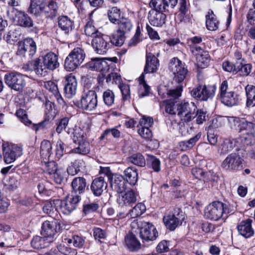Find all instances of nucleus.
I'll use <instances>...</instances> for the list:
<instances>
[{
	"mask_svg": "<svg viewBox=\"0 0 255 255\" xmlns=\"http://www.w3.org/2000/svg\"><path fill=\"white\" fill-rule=\"evenodd\" d=\"M183 86L181 85H178L175 89L169 90L167 92L169 97L176 99L181 96L183 90Z\"/></svg>",
	"mask_w": 255,
	"mask_h": 255,
	"instance_id": "bf43d9fd",
	"label": "nucleus"
},
{
	"mask_svg": "<svg viewBox=\"0 0 255 255\" xmlns=\"http://www.w3.org/2000/svg\"><path fill=\"white\" fill-rule=\"evenodd\" d=\"M153 8L148 13L149 22L153 26L161 27L165 23L166 16L162 12L163 11L159 10L156 8Z\"/></svg>",
	"mask_w": 255,
	"mask_h": 255,
	"instance_id": "412c9836",
	"label": "nucleus"
},
{
	"mask_svg": "<svg viewBox=\"0 0 255 255\" xmlns=\"http://www.w3.org/2000/svg\"><path fill=\"white\" fill-rule=\"evenodd\" d=\"M109 20L113 23H118L121 19V10L117 7H112L108 12Z\"/></svg>",
	"mask_w": 255,
	"mask_h": 255,
	"instance_id": "a18cd8bd",
	"label": "nucleus"
},
{
	"mask_svg": "<svg viewBox=\"0 0 255 255\" xmlns=\"http://www.w3.org/2000/svg\"><path fill=\"white\" fill-rule=\"evenodd\" d=\"M237 54L239 55V56L237 57V59L236 60V62L233 63L234 74H236L241 71L243 65L245 62L244 59L241 57V54L240 53Z\"/></svg>",
	"mask_w": 255,
	"mask_h": 255,
	"instance_id": "052dcab7",
	"label": "nucleus"
},
{
	"mask_svg": "<svg viewBox=\"0 0 255 255\" xmlns=\"http://www.w3.org/2000/svg\"><path fill=\"white\" fill-rule=\"evenodd\" d=\"M16 21L18 25L23 27H31L33 22L30 16L23 11H18L15 14Z\"/></svg>",
	"mask_w": 255,
	"mask_h": 255,
	"instance_id": "c85d7f7f",
	"label": "nucleus"
},
{
	"mask_svg": "<svg viewBox=\"0 0 255 255\" xmlns=\"http://www.w3.org/2000/svg\"><path fill=\"white\" fill-rule=\"evenodd\" d=\"M52 149V144H41L40 154L42 160L49 158Z\"/></svg>",
	"mask_w": 255,
	"mask_h": 255,
	"instance_id": "5fc2aeb1",
	"label": "nucleus"
},
{
	"mask_svg": "<svg viewBox=\"0 0 255 255\" xmlns=\"http://www.w3.org/2000/svg\"><path fill=\"white\" fill-rule=\"evenodd\" d=\"M206 24L207 28L211 31L216 30L218 28L219 22L213 10L210 9L206 15Z\"/></svg>",
	"mask_w": 255,
	"mask_h": 255,
	"instance_id": "f704fd0d",
	"label": "nucleus"
},
{
	"mask_svg": "<svg viewBox=\"0 0 255 255\" xmlns=\"http://www.w3.org/2000/svg\"><path fill=\"white\" fill-rule=\"evenodd\" d=\"M85 53L80 47L75 48L66 57L64 62V68L68 71H73L84 61Z\"/></svg>",
	"mask_w": 255,
	"mask_h": 255,
	"instance_id": "39448f33",
	"label": "nucleus"
},
{
	"mask_svg": "<svg viewBox=\"0 0 255 255\" xmlns=\"http://www.w3.org/2000/svg\"><path fill=\"white\" fill-rule=\"evenodd\" d=\"M146 210L145 205L142 203H138L132 209H130L127 216L131 218H136L142 215Z\"/></svg>",
	"mask_w": 255,
	"mask_h": 255,
	"instance_id": "37998d69",
	"label": "nucleus"
},
{
	"mask_svg": "<svg viewBox=\"0 0 255 255\" xmlns=\"http://www.w3.org/2000/svg\"><path fill=\"white\" fill-rule=\"evenodd\" d=\"M58 26L65 33L71 31L74 28V22L67 16H61L58 18Z\"/></svg>",
	"mask_w": 255,
	"mask_h": 255,
	"instance_id": "72a5a7b5",
	"label": "nucleus"
},
{
	"mask_svg": "<svg viewBox=\"0 0 255 255\" xmlns=\"http://www.w3.org/2000/svg\"><path fill=\"white\" fill-rule=\"evenodd\" d=\"M165 105V112L170 115H175L177 114V107L180 104V102L174 100H167L163 102Z\"/></svg>",
	"mask_w": 255,
	"mask_h": 255,
	"instance_id": "c03bdc74",
	"label": "nucleus"
},
{
	"mask_svg": "<svg viewBox=\"0 0 255 255\" xmlns=\"http://www.w3.org/2000/svg\"><path fill=\"white\" fill-rule=\"evenodd\" d=\"M37 59L40 66L37 71L39 73L41 72V76H45L48 71L54 70L59 66L58 56L53 52H49Z\"/></svg>",
	"mask_w": 255,
	"mask_h": 255,
	"instance_id": "20e7f679",
	"label": "nucleus"
},
{
	"mask_svg": "<svg viewBox=\"0 0 255 255\" xmlns=\"http://www.w3.org/2000/svg\"><path fill=\"white\" fill-rule=\"evenodd\" d=\"M80 199L78 195H69L63 200H58L57 204H59V209L63 214H69L76 209Z\"/></svg>",
	"mask_w": 255,
	"mask_h": 255,
	"instance_id": "dca6fc26",
	"label": "nucleus"
},
{
	"mask_svg": "<svg viewBox=\"0 0 255 255\" xmlns=\"http://www.w3.org/2000/svg\"><path fill=\"white\" fill-rule=\"evenodd\" d=\"M138 133L143 138L149 140L152 137V132L148 128L141 127L138 130Z\"/></svg>",
	"mask_w": 255,
	"mask_h": 255,
	"instance_id": "69168bd1",
	"label": "nucleus"
},
{
	"mask_svg": "<svg viewBox=\"0 0 255 255\" xmlns=\"http://www.w3.org/2000/svg\"><path fill=\"white\" fill-rule=\"evenodd\" d=\"M245 90L247 95V106L248 107L255 106V86L248 85Z\"/></svg>",
	"mask_w": 255,
	"mask_h": 255,
	"instance_id": "a19ab883",
	"label": "nucleus"
},
{
	"mask_svg": "<svg viewBox=\"0 0 255 255\" xmlns=\"http://www.w3.org/2000/svg\"><path fill=\"white\" fill-rule=\"evenodd\" d=\"M36 45L32 38H27L18 43L16 55L21 57H32L36 53Z\"/></svg>",
	"mask_w": 255,
	"mask_h": 255,
	"instance_id": "f8f14e48",
	"label": "nucleus"
},
{
	"mask_svg": "<svg viewBox=\"0 0 255 255\" xmlns=\"http://www.w3.org/2000/svg\"><path fill=\"white\" fill-rule=\"evenodd\" d=\"M46 0H31L28 12L35 15H39L43 12Z\"/></svg>",
	"mask_w": 255,
	"mask_h": 255,
	"instance_id": "cd10ccee",
	"label": "nucleus"
},
{
	"mask_svg": "<svg viewBox=\"0 0 255 255\" xmlns=\"http://www.w3.org/2000/svg\"><path fill=\"white\" fill-rule=\"evenodd\" d=\"M217 88L215 85H199L191 91L192 97L200 101L212 99L215 96Z\"/></svg>",
	"mask_w": 255,
	"mask_h": 255,
	"instance_id": "1a4fd4ad",
	"label": "nucleus"
},
{
	"mask_svg": "<svg viewBox=\"0 0 255 255\" xmlns=\"http://www.w3.org/2000/svg\"><path fill=\"white\" fill-rule=\"evenodd\" d=\"M159 65V60L157 58L151 53H147L146 56V62L143 74L156 72Z\"/></svg>",
	"mask_w": 255,
	"mask_h": 255,
	"instance_id": "b1692460",
	"label": "nucleus"
},
{
	"mask_svg": "<svg viewBox=\"0 0 255 255\" xmlns=\"http://www.w3.org/2000/svg\"><path fill=\"white\" fill-rule=\"evenodd\" d=\"M138 197L137 192L132 189L128 190L121 193L117 198V203L119 207L127 210L136 202Z\"/></svg>",
	"mask_w": 255,
	"mask_h": 255,
	"instance_id": "4468645a",
	"label": "nucleus"
},
{
	"mask_svg": "<svg viewBox=\"0 0 255 255\" xmlns=\"http://www.w3.org/2000/svg\"><path fill=\"white\" fill-rule=\"evenodd\" d=\"M119 88L120 89L122 94L123 100H127L130 97V89L129 85L126 84H121L119 85Z\"/></svg>",
	"mask_w": 255,
	"mask_h": 255,
	"instance_id": "680f3d73",
	"label": "nucleus"
},
{
	"mask_svg": "<svg viewBox=\"0 0 255 255\" xmlns=\"http://www.w3.org/2000/svg\"><path fill=\"white\" fill-rule=\"evenodd\" d=\"M93 236L95 240L101 242V239H104L106 238L107 234L105 230L97 228L93 230Z\"/></svg>",
	"mask_w": 255,
	"mask_h": 255,
	"instance_id": "774afa93",
	"label": "nucleus"
},
{
	"mask_svg": "<svg viewBox=\"0 0 255 255\" xmlns=\"http://www.w3.org/2000/svg\"><path fill=\"white\" fill-rule=\"evenodd\" d=\"M52 242V238L36 236L33 237L31 245L33 248L39 250L48 247Z\"/></svg>",
	"mask_w": 255,
	"mask_h": 255,
	"instance_id": "c756f323",
	"label": "nucleus"
},
{
	"mask_svg": "<svg viewBox=\"0 0 255 255\" xmlns=\"http://www.w3.org/2000/svg\"><path fill=\"white\" fill-rule=\"evenodd\" d=\"M139 88L138 95L139 98H143L149 95L150 92V87L146 84L144 80V75L142 74L139 77Z\"/></svg>",
	"mask_w": 255,
	"mask_h": 255,
	"instance_id": "58836bf2",
	"label": "nucleus"
},
{
	"mask_svg": "<svg viewBox=\"0 0 255 255\" xmlns=\"http://www.w3.org/2000/svg\"><path fill=\"white\" fill-rule=\"evenodd\" d=\"M103 101L106 105L108 107L113 105L115 101V94L110 90H107L103 94Z\"/></svg>",
	"mask_w": 255,
	"mask_h": 255,
	"instance_id": "8fccbe9b",
	"label": "nucleus"
},
{
	"mask_svg": "<svg viewBox=\"0 0 255 255\" xmlns=\"http://www.w3.org/2000/svg\"><path fill=\"white\" fill-rule=\"evenodd\" d=\"M118 29L113 34V42L118 46H122L125 40V34L129 32L132 27V24L130 19L122 18L118 23Z\"/></svg>",
	"mask_w": 255,
	"mask_h": 255,
	"instance_id": "0eeeda50",
	"label": "nucleus"
},
{
	"mask_svg": "<svg viewBox=\"0 0 255 255\" xmlns=\"http://www.w3.org/2000/svg\"><path fill=\"white\" fill-rule=\"evenodd\" d=\"M169 67L174 75V81L179 84L181 83L188 73V70L185 63L178 58L174 57L170 61Z\"/></svg>",
	"mask_w": 255,
	"mask_h": 255,
	"instance_id": "6e6552de",
	"label": "nucleus"
},
{
	"mask_svg": "<svg viewBox=\"0 0 255 255\" xmlns=\"http://www.w3.org/2000/svg\"><path fill=\"white\" fill-rule=\"evenodd\" d=\"M87 67L91 70L99 71L103 76L110 72V64L104 58H94L86 64Z\"/></svg>",
	"mask_w": 255,
	"mask_h": 255,
	"instance_id": "f3484780",
	"label": "nucleus"
},
{
	"mask_svg": "<svg viewBox=\"0 0 255 255\" xmlns=\"http://www.w3.org/2000/svg\"><path fill=\"white\" fill-rule=\"evenodd\" d=\"M129 161L133 164L140 167H144L146 164L145 158L140 153L132 154L129 157Z\"/></svg>",
	"mask_w": 255,
	"mask_h": 255,
	"instance_id": "09e8293b",
	"label": "nucleus"
},
{
	"mask_svg": "<svg viewBox=\"0 0 255 255\" xmlns=\"http://www.w3.org/2000/svg\"><path fill=\"white\" fill-rule=\"evenodd\" d=\"M190 51L196 57L200 66L204 68L208 65L210 60L208 52L204 51L203 48L197 45H191Z\"/></svg>",
	"mask_w": 255,
	"mask_h": 255,
	"instance_id": "aec40b11",
	"label": "nucleus"
},
{
	"mask_svg": "<svg viewBox=\"0 0 255 255\" xmlns=\"http://www.w3.org/2000/svg\"><path fill=\"white\" fill-rule=\"evenodd\" d=\"M57 201H58V199L46 201L43 207V212L50 217L55 218L54 216L57 215L59 208Z\"/></svg>",
	"mask_w": 255,
	"mask_h": 255,
	"instance_id": "473e14b6",
	"label": "nucleus"
},
{
	"mask_svg": "<svg viewBox=\"0 0 255 255\" xmlns=\"http://www.w3.org/2000/svg\"><path fill=\"white\" fill-rule=\"evenodd\" d=\"M182 212L179 208L174 210L171 214L164 217L163 221L166 228L173 231L179 225V222L183 219Z\"/></svg>",
	"mask_w": 255,
	"mask_h": 255,
	"instance_id": "6ab92c4d",
	"label": "nucleus"
},
{
	"mask_svg": "<svg viewBox=\"0 0 255 255\" xmlns=\"http://www.w3.org/2000/svg\"><path fill=\"white\" fill-rule=\"evenodd\" d=\"M77 87V82L75 76L70 74L65 77L64 90L67 98L70 99L75 95Z\"/></svg>",
	"mask_w": 255,
	"mask_h": 255,
	"instance_id": "4be33fe9",
	"label": "nucleus"
},
{
	"mask_svg": "<svg viewBox=\"0 0 255 255\" xmlns=\"http://www.w3.org/2000/svg\"><path fill=\"white\" fill-rule=\"evenodd\" d=\"M90 151V146L89 144H78V146L74 148L71 152L73 153H78L80 154H87Z\"/></svg>",
	"mask_w": 255,
	"mask_h": 255,
	"instance_id": "13d9d810",
	"label": "nucleus"
},
{
	"mask_svg": "<svg viewBox=\"0 0 255 255\" xmlns=\"http://www.w3.org/2000/svg\"><path fill=\"white\" fill-rule=\"evenodd\" d=\"M125 241L128 249L131 252L137 251L141 248L140 242L132 233H128L125 237Z\"/></svg>",
	"mask_w": 255,
	"mask_h": 255,
	"instance_id": "7c9ffc66",
	"label": "nucleus"
},
{
	"mask_svg": "<svg viewBox=\"0 0 255 255\" xmlns=\"http://www.w3.org/2000/svg\"><path fill=\"white\" fill-rule=\"evenodd\" d=\"M59 229V225L57 221H46L42 224L41 234L42 236L46 237L48 238H52L53 241V236Z\"/></svg>",
	"mask_w": 255,
	"mask_h": 255,
	"instance_id": "5701e85b",
	"label": "nucleus"
},
{
	"mask_svg": "<svg viewBox=\"0 0 255 255\" xmlns=\"http://www.w3.org/2000/svg\"><path fill=\"white\" fill-rule=\"evenodd\" d=\"M219 98L222 103L228 107L236 106L239 102V96L236 93H231L228 95L220 96Z\"/></svg>",
	"mask_w": 255,
	"mask_h": 255,
	"instance_id": "e433bc0d",
	"label": "nucleus"
},
{
	"mask_svg": "<svg viewBox=\"0 0 255 255\" xmlns=\"http://www.w3.org/2000/svg\"><path fill=\"white\" fill-rule=\"evenodd\" d=\"M244 159L236 153L229 154L222 163V167L226 170L237 172L243 169Z\"/></svg>",
	"mask_w": 255,
	"mask_h": 255,
	"instance_id": "ddd939ff",
	"label": "nucleus"
},
{
	"mask_svg": "<svg viewBox=\"0 0 255 255\" xmlns=\"http://www.w3.org/2000/svg\"><path fill=\"white\" fill-rule=\"evenodd\" d=\"M196 110L194 103L181 102L177 107V115L184 122H189L195 118Z\"/></svg>",
	"mask_w": 255,
	"mask_h": 255,
	"instance_id": "9d476101",
	"label": "nucleus"
},
{
	"mask_svg": "<svg viewBox=\"0 0 255 255\" xmlns=\"http://www.w3.org/2000/svg\"><path fill=\"white\" fill-rule=\"evenodd\" d=\"M139 124L141 127L149 128L153 124V120L152 117L143 116L140 120Z\"/></svg>",
	"mask_w": 255,
	"mask_h": 255,
	"instance_id": "e2e57ef3",
	"label": "nucleus"
},
{
	"mask_svg": "<svg viewBox=\"0 0 255 255\" xmlns=\"http://www.w3.org/2000/svg\"><path fill=\"white\" fill-rule=\"evenodd\" d=\"M45 114L49 119H54L56 115V111L53 103L47 101L45 103Z\"/></svg>",
	"mask_w": 255,
	"mask_h": 255,
	"instance_id": "3c124183",
	"label": "nucleus"
},
{
	"mask_svg": "<svg viewBox=\"0 0 255 255\" xmlns=\"http://www.w3.org/2000/svg\"><path fill=\"white\" fill-rule=\"evenodd\" d=\"M3 160L6 164L14 162L22 154V148L18 144H3Z\"/></svg>",
	"mask_w": 255,
	"mask_h": 255,
	"instance_id": "2eb2a0df",
	"label": "nucleus"
},
{
	"mask_svg": "<svg viewBox=\"0 0 255 255\" xmlns=\"http://www.w3.org/2000/svg\"><path fill=\"white\" fill-rule=\"evenodd\" d=\"M178 0H151L150 6L157 8L159 10H166V7L173 8L177 3Z\"/></svg>",
	"mask_w": 255,
	"mask_h": 255,
	"instance_id": "bb28decb",
	"label": "nucleus"
},
{
	"mask_svg": "<svg viewBox=\"0 0 255 255\" xmlns=\"http://www.w3.org/2000/svg\"><path fill=\"white\" fill-rule=\"evenodd\" d=\"M140 236L144 241H153L157 237L155 227L150 223L143 222L140 224Z\"/></svg>",
	"mask_w": 255,
	"mask_h": 255,
	"instance_id": "a211bd4d",
	"label": "nucleus"
},
{
	"mask_svg": "<svg viewBox=\"0 0 255 255\" xmlns=\"http://www.w3.org/2000/svg\"><path fill=\"white\" fill-rule=\"evenodd\" d=\"M44 169L49 174H52L57 169L56 163L53 161H49V158L41 161Z\"/></svg>",
	"mask_w": 255,
	"mask_h": 255,
	"instance_id": "603ef678",
	"label": "nucleus"
},
{
	"mask_svg": "<svg viewBox=\"0 0 255 255\" xmlns=\"http://www.w3.org/2000/svg\"><path fill=\"white\" fill-rule=\"evenodd\" d=\"M252 220L248 219L242 221L237 226V229L240 235L245 238L252 237L254 234V230L252 226Z\"/></svg>",
	"mask_w": 255,
	"mask_h": 255,
	"instance_id": "393cba45",
	"label": "nucleus"
},
{
	"mask_svg": "<svg viewBox=\"0 0 255 255\" xmlns=\"http://www.w3.org/2000/svg\"><path fill=\"white\" fill-rule=\"evenodd\" d=\"M4 81L8 87L15 91H21L25 84L23 75L15 72L5 74Z\"/></svg>",
	"mask_w": 255,
	"mask_h": 255,
	"instance_id": "9b49d317",
	"label": "nucleus"
},
{
	"mask_svg": "<svg viewBox=\"0 0 255 255\" xmlns=\"http://www.w3.org/2000/svg\"><path fill=\"white\" fill-rule=\"evenodd\" d=\"M71 186L75 193L81 194L85 191L86 187V179L81 177H75L71 182Z\"/></svg>",
	"mask_w": 255,
	"mask_h": 255,
	"instance_id": "c9c22d12",
	"label": "nucleus"
},
{
	"mask_svg": "<svg viewBox=\"0 0 255 255\" xmlns=\"http://www.w3.org/2000/svg\"><path fill=\"white\" fill-rule=\"evenodd\" d=\"M58 9L57 3L53 1H50L48 5H45L43 12H44L47 17L51 19L56 16Z\"/></svg>",
	"mask_w": 255,
	"mask_h": 255,
	"instance_id": "ea45409f",
	"label": "nucleus"
},
{
	"mask_svg": "<svg viewBox=\"0 0 255 255\" xmlns=\"http://www.w3.org/2000/svg\"><path fill=\"white\" fill-rule=\"evenodd\" d=\"M44 86L47 90L52 93L60 105L63 106L65 105V103L59 92L57 86L55 83L50 81H47L45 83Z\"/></svg>",
	"mask_w": 255,
	"mask_h": 255,
	"instance_id": "2f4dec72",
	"label": "nucleus"
},
{
	"mask_svg": "<svg viewBox=\"0 0 255 255\" xmlns=\"http://www.w3.org/2000/svg\"><path fill=\"white\" fill-rule=\"evenodd\" d=\"M156 252L158 253H164L169 251V243L165 240L161 241L157 246Z\"/></svg>",
	"mask_w": 255,
	"mask_h": 255,
	"instance_id": "338daca9",
	"label": "nucleus"
},
{
	"mask_svg": "<svg viewBox=\"0 0 255 255\" xmlns=\"http://www.w3.org/2000/svg\"><path fill=\"white\" fill-rule=\"evenodd\" d=\"M85 33L88 36H90L94 39L102 33L99 32L91 22H88L85 26Z\"/></svg>",
	"mask_w": 255,
	"mask_h": 255,
	"instance_id": "de8ad7c7",
	"label": "nucleus"
},
{
	"mask_svg": "<svg viewBox=\"0 0 255 255\" xmlns=\"http://www.w3.org/2000/svg\"><path fill=\"white\" fill-rule=\"evenodd\" d=\"M40 66L38 59L35 60L29 61L22 66L23 69L25 71H34L38 76H41V72L38 73V69Z\"/></svg>",
	"mask_w": 255,
	"mask_h": 255,
	"instance_id": "49530a36",
	"label": "nucleus"
},
{
	"mask_svg": "<svg viewBox=\"0 0 255 255\" xmlns=\"http://www.w3.org/2000/svg\"><path fill=\"white\" fill-rule=\"evenodd\" d=\"M126 180L130 185H134L138 180L136 170L132 167H128L125 170Z\"/></svg>",
	"mask_w": 255,
	"mask_h": 255,
	"instance_id": "79ce46f5",
	"label": "nucleus"
},
{
	"mask_svg": "<svg viewBox=\"0 0 255 255\" xmlns=\"http://www.w3.org/2000/svg\"><path fill=\"white\" fill-rule=\"evenodd\" d=\"M113 35L112 37L102 33L92 39V45L95 51L99 54H105L113 45L118 46L117 44L113 42Z\"/></svg>",
	"mask_w": 255,
	"mask_h": 255,
	"instance_id": "423d86ee",
	"label": "nucleus"
},
{
	"mask_svg": "<svg viewBox=\"0 0 255 255\" xmlns=\"http://www.w3.org/2000/svg\"><path fill=\"white\" fill-rule=\"evenodd\" d=\"M120 135L121 132L117 129V127H116L106 129L103 134L101 136L100 138L103 139L105 137L108 138L110 137L111 135L115 138H118L120 136Z\"/></svg>",
	"mask_w": 255,
	"mask_h": 255,
	"instance_id": "864d4df0",
	"label": "nucleus"
},
{
	"mask_svg": "<svg viewBox=\"0 0 255 255\" xmlns=\"http://www.w3.org/2000/svg\"><path fill=\"white\" fill-rule=\"evenodd\" d=\"M69 121V119L67 117H65L61 119V120L59 122L56 128V132L58 133H61L68 126Z\"/></svg>",
	"mask_w": 255,
	"mask_h": 255,
	"instance_id": "0e129e2a",
	"label": "nucleus"
},
{
	"mask_svg": "<svg viewBox=\"0 0 255 255\" xmlns=\"http://www.w3.org/2000/svg\"><path fill=\"white\" fill-rule=\"evenodd\" d=\"M57 249L59 252L65 255H76L77 254L76 249L66 246L63 244H60L58 246Z\"/></svg>",
	"mask_w": 255,
	"mask_h": 255,
	"instance_id": "6e6d98bb",
	"label": "nucleus"
},
{
	"mask_svg": "<svg viewBox=\"0 0 255 255\" xmlns=\"http://www.w3.org/2000/svg\"><path fill=\"white\" fill-rule=\"evenodd\" d=\"M111 186L118 192L121 193L127 188V183L123 176L116 175L114 181L111 183Z\"/></svg>",
	"mask_w": 255,
	"mask_h": 255,
	"instance_id": "4c0bfd02",
	"label": "nucleus"
},
{
	"mask_svg": "<svg viewBox=\"0 0 255 255\" xmlns=\"http://www.w3.org/2000/svg\"><path fill=\"white\" fill-rule=\"evenodd\" d=\"M239 127L241 135L237 138H233L230 143H252L255 133V124L243 121L240 122Z\"/></svg>",
	"mask_w": 255,
	"mask_h": 255,
	"instance_id": "f03ea898",
	"label": "nucleus"
},
{
	"mask_svg": "<svg viewBox=\"0 0 255 255\" xmlns=\"http://www.w3.org/2000/svg\"><path fill=\"white\" fill-rule=\"evenodd\" d=\"M107 183L105 181L104 177L100 176L96 178L92 182L91 190L96 196H100L103 191L106 189Z\"/></svg>",
	"mask_w": 255,
	"mask_h": 255,
	"instance_id": "a878e982",
	"label": "nucleus"
},
{
	"mask_svg": "<svg viewBox=\"0 0 255 255\" xmlns=\"http://www.w3.org/2000/svg\"><path fill=\"white\" fill-rule=\"evenodd\" d=\"M73 103L77 107L83 110L92 111L95 110L97 106V93L94 90H89L82 94L80 100H74Z\"/></svg>",
	"mask_w": 255,
	"mask_h": 255,
	"instance_id": "7ed1b4c3",
	"label": "nucleus"
},
{
	"mask_svg": "<svg viewBox=\"0 0 255 255\" xmlns=\"http://www.w3.org/2000/svg\"><path fill=\"white\" fill-rule=\"evenodd\" d=\"M17 117L25 125L29 126L32 125L31 122L28 119L25 110L19 109L16 112Z\"/></svg>",
	"mask_w": 255,
	"mask_h": 255,
	"instance_id": "4d7b16f0",
	"label": "nucleus"
},
{
	"mask_svg": "<svg viewBox=\"0 0 255 255\" xmlns=\"http://www.w3.org/2000/svg\"><path fill=\"white\" fill-rule=\"evenodd\" d=\"M232 214L230 206L219 201H215L208 205L205 210V217L210 220L218 221L220 219L225 220Z\"/></svg>",
	"mask_w": 255,
	"mask_h": 255,
	"instance_id": "f257e3e1",
	"label": "nucleus"
}]
</instances>
